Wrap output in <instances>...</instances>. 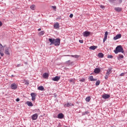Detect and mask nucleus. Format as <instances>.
<instances>
[{"label": "nucleus", "mask_w": 127, "mask_h": 127, "mask_svg": "<svg viewBox=\"0 0 127 127\" xmlns=\"http://www.w3.org/2000/svg\"><path fill=\"white\" fill-rule=\"evenodd\" d=\"M114 52L115 53V54H118V53H125V51L124 50V48H123L122 45H119L116 48L115 50L114 51Z\"/></svg>", "instance_id": "obj_1"}, {"label": "nucleus", "mask_w": 127, "mask_h": 127, "mask_svg": "<svg viewBox=\"0 0 127 127\" xmlns=\"http://www.w3.org/2000/svg\"><path fill=\"white\" fill-rule=\"evenodd\" d=\"M4 47H5V46H2V45H1V44H0V56H3V55H4V54H3V52L4 51V49L3 48H4Z\"/></svg>", "instance_id": "obj_2"}, {"label": "nucleus", "mask_w": 127, "mask_h": 127, "mask_svg": "<svg viewBox=\"0 0 127 127\" xmlns=\"http://www.w3.org/2000/svg\"><path fill=\"white\" fill-rule=\"evenodd\" d=\"M61 41V40H60V38L55 39L54 43L55 46H59V45H60Z\"/></svg>", "instance_id": "obj_3"}, {"label": "nucleus", "mask_w": 127, "mask_h": 127, "mask_svg": "<svg viewBox=\"0 0 127 127\" xmlns=\"http://www.w3.org/2000/svg\"><path fill=\"white\" fill-rule=\"evenodd\" d=\"M31 97H32V101H35V99H36V97L37 94L34 92L31 93L30 94Z\"/></svg>", "instance_id": "obj_4"}, {"label": "nucleus", "mask_w": 127, "mask_h": 127, "mask_svg": "<svg viewBox=\"0 0 127 127\" xmlns=\"http://www.w3.org/2000/svg\"><path fill=\"white\" fill-rule=\"evenodd\" d=\"M90 34H91V32L88 31H85L83 33V36H84V37L90 36Z\"/></svg>", "instance_id": "obj_5"}, {"label": "nucleus", "mask_w": 127, "mask_h": 127, "mask_svg": "<svg viewBox=\"0 0 127 127\" xmlns=\"http://www.w3.org/2000/svg\"><path fill=\"white\" fill-rule=\"evenodd\" d=\"M10 50V47H7L5 48L4 53L6 55H9V51Z\"/></svg>", "instance_id": "obj_6"}, {"label": "nucleus", "mask_w": 127, "mask_h": 127, "mask_svg": "<svg viewBox=\"0 0 127 127\" xmlns=\"http://www.w3.org/2000/svg\"><path fill=\"white\" fill-rule=\"evenodd\" d=\"M12 90H16L17 89V85L15 83H12L10 85Z\"/></svg>", "instance_id": "obj_7"}, {"label": "nucleus", "mask_w": 127, "mask_h": 127, "mask_svg": "<svg viewBox=\"0 0 127 127\" xmlns=\"http://www.w3.org/2000/svg\"><path fill=\"white\" fill-rule=\"evenodd\" d=\"M37 118H38V115L35 114L32 116L31 119L32 121H36V120H37Z\"/></svg>", "instance_id": "obj_8"}, {"label": "nucleus", "mask_w": 127, "mask_h": 127, "mask_svg": "<svg viewBox=\"0 0 127 127\" xmlns=\"http://www.w3.org/2000/svg\"><path fill=\"white\" fill-rule=\"evenodd\" d=\"M122 38V34H118L115 37H114V40H117L118 39H120V38Z\"/></svg>", "instance_id": "obj_9"}, {"label": "nucleus", "mask_w": 127, "mask_h": 127, "mask_svg": "<svg viewBox=\"0 0 127 127\" xmlns=\"http://www.w3.org/2000/svg\"><path fill=\"white\" fill-rule=\"evenodd\" d=\"M60 76H56L55 77L53 78L52 79V80L53 81H56V82H58V81H59V80H60Z\"/></svg>", "instance_id": "obj_10"}, {"label": "nucleus", "mask_w": 127, "mask_h": 127, "mask_svg": "<svg viewBox=\"0 0 127 127\" xmlns=\"http://www.w3.org/2000/svg\"><path fill=\"white\" fill-rule=\"evenodd\" d=\"M88 79L91 82H95V81H97V79L96 78H94V77L93 76V75L90 76L89 77Z\"/></svg>", "instance_id": "obj_11"}, {"label": "nucleus", "mask_w": 127, "mask_h": 127, "mask_svg": "<svg viewBox=\"0 0 127 127\" xmlns=\"http://www.w3.org/2000/svg\"><path fill=\"white\" fill-rule=\"evenodd\" d=\"M55 40V39L54 38H49V41L50 42V45H53L54 44V41Z\"/></svg>", "instance_id": "obj_12"}, {"label": "nucleus", "mask_w": 127, "mask_h": 127, "mask_svg": "<svg viewBox=\"0 0 127 127\" xmlns=\"http://www.w3.org/2000/svg\"><path fill=\"white\" fill-rule=\"evenodd\" d=\"M94 73H95V74H99V73L101 72V69H100L99 68H95L94 69Z\"/></svg>", "instance_id": "obj_13"}, {"label": "nucleus", "mask_w": 127, "mask_h": 127, "mask_svg": "<svg viewBox=\"0 0 127 127\" xmlns=\"http://www.w3.org/2000/svg\"><path fill=\"white\" fill-rule=\"evenodd\" d=\"M102 97L103 99H109V98H110V96L109 94H103Z\"/></svg>", "instance_id": "obj_14"}, {"label": "nucleus", "mask_w": 127, "mask_h": 127, "mask_svg": "<svg viewBox=\"0 0 127 127\" xmlns=\"http://www.w3.org/2000/svg\"><path fill=\"white\" fill-rule=\"evenodd\" d=\"M112 70H113V68L112 67H109L107 70L106 74H107L108 75H110L111 73H112Z\"/></svg>", "instance_id": "obj_15"}, {"label": "nucleus", "mask_w": 127, "mask_h": 127, "mask_svg": "<svg viewBox=\"0 0 127 127\" xmlns=\"http://www.w3.org/2000/svg\"><path fill=\"white\" fill-rule=\"evenodd\" d=\"M58 119H62L64 118V115L63 113H60L58 115Z\"/></svg>", "instance_id": "obj_16"}, {"label": "nucleus", "mask_w": 127, "mask_h": 127, "mask_svg": "<svg viewBox=\"0 0 127 127\" xmlns=\"http://www.w3.org/2000/svg\"><path fill=\"white\" fill-rule=\"evenodd\" d=\"M54 28L55 29H58V28H59V23L56 22L54 25Z\"/></svg>", "instance_id": "obj_17"}, {"label": "nucleus", "mask_w": 127, "mask_h": 127, "mask_svg": "<svg viewBox=\"0 0 127 127\" xmlns=\"http://www.w3.org/2000/svg\"><path fill=\"white\" fill-rule=\"evenodd\" d=\"M97 48H98V46H92L89 47V49L91 50H95V49H97Z\"/></svg>", "instance_id": "obj_18"}, {"label": "nucleus", "mask_w": 127, "mask_h": 127, "mask_svg": "<svg viewBox=\"0 0 127 127\" xmlns=\"http://www.w3.org/2000/svg\"><path fill=\"white\" fill-rule=\"evenodd\" d=\"M72 106H74V104L72 103H67L64 105V107H67V108H70V107H72Z\"/></svg>", "instance_id": "obj_19"}, {"label": "nucleus", "mask_w": 127, "mask_h": 127, "mask_svg": "<svg viewBox=\"0 0 127 127\" xmlns=\"http://www.w3.org/2000/svg\"><path fill=\"white\" fill-rule=\"evenodd\" d=\"M118 60H122V59H124V55H119V56L117 57Z\"/></svg>", "instance_id": "obj_20"}, {"label": "nucleus", "mask_w": 127, "mask_h": 127, "mask_svg": "<svg viewBox=\"0 0 127 127\" xmlns=\"http://www.w3.org/2000/svg\"><path fill=\"white\" fill-rule=\"evenodd\" d=\"M115 10H116V11H117L118 12H121V11H122V8H121V7H115Z\"/></svg>", "instance_id": "obj_21"}, {"label": "nucleus", "mask_w": 127, "mask_h": 127, "mask_svg": "<svg viewBox=\"0 0 127 127\" xmlns=\"http://www.w3.org/2000/svg\"><path fill=\"white\" fill-rule=\"evenodd\" d=\"M43 77L45 78H48V77H49V74L47 72L44 73Z\"/></svg>", "instance_id": "obj_22"}, {"label": "nucleus", "mask_w": 127, "mask_h": 127, "mask_svg": "<svg viewBox=\"0 0 127 127\" xmlns=\"http://www.w3.org/2000/svg\"><path fill=\"white\" fill-rule=\"evenodd\" d=\"M26 104L28 107H33V104L30 101H27Z\"/></svg>", "instance_id": "obj_23"}, {"label": "nucleus", "mask_w": 127, "mask_h": 127, "mask_svg": "<svg viewBox=\"0 0 127 127\" xmlns=\"http://www.w3.org/2000/svg\"><path fill=\"white\" fill-rule=\"evenodd\" d=\"M98 57H99V58H104V54H103L102 53H99L98 54Z\"/></svg>", "instance_id": "obj_24"}, {"label": "nucleus", "mask_w": 127, "mask_h": 127, "mask_svg": "<svg viewBox=\"0 0 127 127\" xmlns=\"http://www.w3.org/2000/svg\"><path fill=\"white\" fill-rule=\"evenodd\" d=\"M38 90H40V91H44V87L43 86H39L38 87Z\"/></svg>", "instance_id": "obj_25"}, {"label": "nucleus", "mask_w": 127, "mask_h": 127, "mask_svg": "<svg viewBox=\"0 0 127 127\" xmlns=\"http://www.w3.org/2000/svg\"><path fill=\"white\" fill-rule=\"evenodd\" d=\"M65 64L70 66L71 65V61L68 60L65 62Z\"/></svg>", "instance_id": "obj_26"}, {"label": "nucleus", "mask_w": 127, "mask_h": 127, "mask_svg": "<svg viewBox=\"0 0 127 127\" xmlns=\"http://www.w3.org/2000/svg\"><path fill=\"white\" fill-rule=\"evenodd\" d=\"M85 101L88 102H90V101H91V97L88 96L87 97H86L85 99Z\"/></svg>", "instance_id": "obj_27"}, {"label": "nucleus", "mask_w": 127, "mask_h": 127, "mask_svg": "<svg viewBox=\"0 0 127 127\" xmlns=\"http://www.w3.org/2000/svg\"><path fill=\"white\" fill-rule=\"evenodd\" d=\"M89 111H86L82 113V116H86V115H89Z\"/></svg>", "instance_id": "obj_28"}, {"label": "nucleus", "mask_w": 127, "mask_h": 127, "mask_svg": "<svg viewBox=\"0 0 127 127\" xmlns=\"http://www.w3.org/2000/svg\"><path fill=\"white\" fill-rule=\"evenodd\" d=\"M30 8H31V9H32V10H35V5L32 4V5L30 6Z\"/></svg>", "instance_id": "obj_29"}, {"label": "nucleus", "mask_w": 127, "mask_h": 127, "mask_svg": "<svg viewBox=\"0 0 127 127\" xmlns=\"http://www.w3.org/2000/svg\"><path fill=\"white\" fill-rule=\"evenodd\" d=\"M69 82L71 83L72 85H74L75 84V81H74V79H71L69 80Z\"/></svg>", "instance_id": "obj_30"}, {"label": "nucleus", "mask_w": 127, "mask_h": 127, "mask_svg": "<svg viewBox=\"0 0 127 127\" xmlns=\"http://www.w3.org/2000/svg\"><path fill=\"white\" fill-rule=\"evenodd\" d=\"M109 2H111V3H115L116 1H117V0H108Z\"/></svg>", "instance_id": "obj_31"}, {"label": "nucleus", "mask_w": 127, "mask_h": 127, "mask_svg": "<svg viewBox=\"0 0 127 127\" xmlns=\"http://www.w3.org/2000/svg\"><path fill=\"white\" fill-rule=\"evenodd\" d=\"M100 83L101 82L100 81V80H97L95 83V86H99V85H100Z\"/></svg>", "instance_id": "obj_32"}, {"label": "nucleus", "mask_w": 127, "mask_h": 127, "mask_svg": "<svg viewBox=\"0 0 127 127\" xmlns=\"http://www.w3.org/2000/svg\"><path fill=\"white\" fill-rule=\"evenodd\" d=\"M110 74H108L107 73H106V75L105 76V80H108V78H109V76Z\"/></svg>", "instance_id": "obj_33"}, {"label": "nucleus", "mask_w": 127, "mask_h": 127, "mask_svg": "<svg viewBox=\"0 0 127 127\" xmlns=\"http://www.w3.org/2000/svg\"><path fill=\"white\" fill-rule=\"evenodd\" d=\"M71 57H74V58H79V56H78V55H74V56L71 55Z\"/></svg>", "instance_id": "obj_34"}, {"label": "nucleus", "mask_w": 127, "mask_h": 127, "mask_svg": "<svg viewBox=\"0 0 127 127\" xmlns=\"http://www.w3.org/2000/svg\"><path fill=\"white\" fill-rule=\"evenodd\" d=\"M107 58L112 59V58H114V57L112 55H108L107 56Z\"/></svg>", "instance_id": "obj_35"}, {"label": "nucleus", "mask_w": 127, "mask_h": 127, "mask_svg": "<svg viewBox=\"0 0 127 127\" xmlns=\"http://www.w3.org/2000/svg\"><path fill=\"white\" fill-rule=\"evenodd\" d=\"M104 37H108V31L105 32V36Z\"/></svg>", "instance_id": "obj_36"}, {"label": "nucleus", "mask_w": 127, "mask_h": 127, "mask_svg": "<svg viewBox=\"0 0 127 127\" xmlns=\"http://www.w3.org/2000/svg\"><path fill=\"white\" fill-rule=\"evenodd\" d=\"M25 84L26 85V86H28V85H29V81H27L25 83Z\"/></svg>", "instance_id": "obj_37"}, {"label": "nucleus", "mask_w": 127, "mask_h": 127, "mask_svg": "<svg viewBox=\"0 0 127 127\" xmlns=\"http://www.w3.org/2000/svg\"><path fill=\"white\" fill-rule=\"evenodd\" d=\"M107 38H108V37H104V39H103V42L105 43L106 42V40H107Z\"/></svg>", "instance_id": "obj_38"}, {"label": "nucleus", "mask_w": 127, "mask_h": 127, "mask_svg": "<svg viewBox=\"0 0 127 127\" xmlns=\"http://www.w3.org/2000/svg\"><path fill=\"white\" fill-rule=\"evenodd\" d=\"M52 7L54 10H56V6H52Z\"/></svg>", "instance_id": "obj_39"}, {"label": "nucleus", "mask_w": 127, "mask_h": 127, "mask_svg": "<svg viewBox=\"0 0 127 127\" xmlns=\"http://www.w3.org/2000/svg\"><path fill=\"white\" fill-rule=\"evenodd\" d=\"M80 82H85V79L84 78H82L81 79L79 80Z\"/></svg>", "instance_id": "obj_40"}, {"label": "nucleus", "mask_w": 127, "mask_h": 127, "mask_svg": "<svg viewBox=\"0 0 127 127\" xmlns=\"http://www.w3.org/2000/svg\"><path fill=\"white\" fill-rule=\"evenodd\" d=\"M37 112H38V114L39 115H40V114H41V112H40V110L39 109H37Z\"/></svg>", "instance_id": "obj_41"}, {"label": "nucleus", "mask_w": 127, "mask_h": 127, "mask_svg": "<svg viewBox=\"0 0 127 127\" xmlns=\"http://www.w3.org/2000/svg\"><path fill=\"white\" fill-rule=\"evenodd\" d=\"M44 31H41L40 32V35H43V34H44Z\"/></svg>", "instance_id": "obj_42"}, {"label": "nucleus", "mask_w": 127, "mask_h": 127, "mask_svg": "<svg viewBox=\"0 0 127 127\" xmlns=\"http://www.w3.org/2000/svg\"><path fill=\"white\" fill-rule=\"evenodd\" d=\"M126 73H121L120 74V76H121V77H123V76H125V74Z\"/></svg>", "instance_id": "obj_43"}, {"label": "nucleus", "mask_w": 127, "mask_h": 127, "mask_svg": "<svg viewBox=\"0 0 127 127\" xmlns=\"http://www.w3.org/2000/svg\"><path fill=\"white\" fill-rule=\"evenodd\" d=\"M122 2H123V0H119L118 3L121 4Z\"/></svg>", "instance_id": "obj_44"}, {"label": "nucleus", "mask_w": 127, "mask_h": 127, "mask_svg": "<svg viewBox=\"0 0 127 127\" xmlns=\"http://www.w3.org/2000/svg\"><path fill=\"white\" fill-rule=\"evenodd\" d=\"M79 42L80 43H83L84 42V41L83 40H79Z\"/></svg>", "instance_id": "obj_45"}, {"label": "nucleus", "mask_w": 127, "mask_h": 127, "mask_svg": "<svg viewBox=\"0 0 127 127\" xmlns=\"http://www.w3.org/2000/svg\"><path fill=\"white\" fill-rule=\"evenodd\" d=\"M69 17L70 18H72V17H73V14L71 13L70 15H69Z\"/></svg>", "instance_id": "obj_46"}, {"label": "nucleus", "mask_w": 127, "mask_h": 127, "mask_svg": "<svg viewBox=\"0 0 127 127\" xmlns=\"http://www.w3.org/2000/svg\"><path fill=\"white\" fill-rule=\"evenodd\" d=\"M101 8H105V6L104 5L100 6Z\"/></svg>", "instance_id": "obj_47"}, {"label": "nucleus", "mask_w": 127, "mask_h": 127, "mask_svg": "<svg viewBox=\"0 0 127 127\" xmlns=\"http://www.w3.org/2000/svg\"><path fill=\"white\" fill-rule=\"evenodd\" d=\"M0 26H2V22H1V21H0Z\"/></svg>", "instance_id": "obj_48"}, {"label": "nucleus", "mask_w": 127, "mask_h": 127, "mask_svg": "<svg viewBox=\"0 0 127 127\" xmlns=\"http://www.w3.org/2000/svg\"><path fill=\"white\" fill-rule=\"evenodd\" d=\"M21 66V64H18L17 65V67H20Z\"/></svg>", "instance_id": "obj_49"}, {"label": "nucleus", "mask_w": 127, "mask_h": 127, "mask_svg": "<svg viewBox=\"0 0 127 127\" xmlns=\"http://www.w3.org/2000/svg\"><path fill=\"white\" fill-rule=\"evenodd\" d=\"M19 101H20L19 98H17V99H16V102H19Z\"/></svg>", "instance_id": "obj_50"}, {"label": "nucleus", "mask_w": 127, "mask_h": 127, "mask_svg": "<svg viewBox=\"0 0 127 127\" xmlns=\"http://www.w3.org/2000/svg\"><path fill=\"white\" fill-rule=\"evenodd\" d=\"M74 63V62H70V64H71V65H71L72 66V65H73V64Z\"/></svg>", "instance_id": "obj_51"}, {"label": "nucleus", "mask_w": 127, "mask_h": 127, "mask_svg": "<svg viewBox=\"0 0 127 127\" xmlns=\"http://www.w3.org/2000/svg\"><path fill=\"white\" fill-rule=\"evenodd\" d=\"M54 97L55 98H56V97H57V95H56V94H54Z\"/></svg>", "instance_id": "obj_52"}, {"label": "nucleus", "mask_w": 127, "mask_h": 127, "mask_svg": "<svg viewBox=\"0 0 127 127\" xmlns=\"http://www.w3.org/2000/svg\"><path fill=\"white\" fill-rule=\"evenodd\" d=\"M41 30V28H39L38 29V31H40Z\"/></svg>", "instance_id": "obj_53"}, {"label": "nucleus", "mask_w": 127, "mask_h": 127, "mask_svg": "<svg viewBox=\"0 0 127 127\" xmlns=\"http://www.w3.org/2000/svg\"><path fill=\"white\" fill-rule=\"evenodd\" d=\"M25 64L26 65L27 64V62H25Z\"/></svg>", "instance_id": "obj_54"}, {"label": "nucleus", "mask_w": 127, "mask_h": 127, "mask_svg": "<svg viewBox=\"0 0 127 127\" xmlns=\"http://www.w3.org/2000/svg\"><path fill=\"white\" fill-rule=\"evenodd\" d=\"M11 77H14V75H11Z\"/></svg>", "instance_id": "obj_55"}, {"label": "nucleus", "mask_w": 127, "mask_h": 127, "mask_svg": "<svg viewBox=\"0 0 127 127\" xmlns=\"http://www.w3.org/2000/svg\"><path fill=\"white\" fill-rule=\"evenodd\" d=\"M67 56H70V55H67Z\"/></svg>", "instance_id": "obj_56"}]
</instances>
